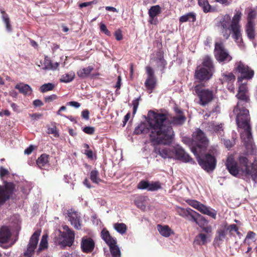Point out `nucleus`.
I'll return each instance as SVG.
<instances>
[{
    "instance_id": "13d9d810",
    "label": "nucleus",
    "mask_w": 257,
    "mask_h": 257,
    "mask_svg": "<svg viewBox=\"0 0 257 257\" xmlns=\"http://www.w3.org/2000/svg\"><path fill=\"white\" fill-rule=\"evenodd\" d=\"M213 60L211 56L205 55L203 58L202 64H212Z\"/></svg>"
},
{
    "instance_id": "e433bc0d",
    "label": "nucleus",
    "mask_w": 257,
    "mask_h": 257,
    "mask_svg": "<svg viewBox=\"0 0 257 257\" xmlns=\"http://www.w3.org/2000/svg\"><path fill=\"white\" fill-rule=\"evenodd\" d=\"M241 12L239 10H235V13L232 18L230 25H240L239 22L241 20Z\"/></svg>"
},
{
    "instance_id": "20e7f679",
    "label": "nucleus",
    "mask_w": 257,
    "mask_h": 257,
    "mask_svg": "<svg viewBox=\"0 0 257 257\" xmlns=\"http://www.w3.org/2000/svg\"><path fill=\"white\" fill-rule=\"evenodd\" d=\"M155 114L157 112L153 110H150L148 112L147 121L148 124L145 122H141L135 129L134 133L135 135L146 134L149 133L150 142L154 145H164V141L161 136V133L159 132V135L156 134L159 130L154 129V126L151 124V121L153 120Z\"/></svg>"
},
{
    "instance_id": "39448f33",
    "label": "nucleus",
    "mask_w": 257,
    "mask_h": 257,
    "mask_svg": "<svg viewBox=\"0 0 257 257\" xmlns=\"http://www.w3.org/2000/svg\"><path fill=\"white\" fill-rule=\"evenodd\" d=\"M218 154L217 149L214 147H211L208 152L202 156L200 154L194 155L198 164L206 172L213 171L216 168L217 160L216 156Z\"/></svg>"
},
{
    "instance_id": "ea45409f",
    "label": "nucleus",
    "mask_w": 257,
    "mask_h": 257,
    "mask_svg": "<svg viewBox=\"0 0 257 257\" xmlns=\"http://www.w3.org/2000/svg\"><path fill=\"white\" fill-rule=\"evenodd\" d=\"M207 236L203 233H199L194 240V243L198 245H203L206 243Z\"/></svg>"
},
{
    "instance_id": "6e6d98bb",
    "label": "nucleus",
    "mask_w": 257,
    "mask_h": 257,
    "mask_svg": "<svg viewBox=\"0 0 257 257\" xmlns=\"http://www.w3.org/2000/svg\"><path fill=\"white\" fill-rule=\"evenodd\" d=\"M58 96L56 94H52L44 97V100L46 103H49L57 99Z\"/></svg>"
},
{
    "instance_id": "4c0bfd02",
    "label": "nucleus",
    "mask_w": 257,
    "mask_h": 257,
    "mask_svg": "<svg viewBox=\"0 0 257 257\" xmlns=\"http://www.w3.org/2000/svg\"><path fill=\"white\" fill-rule=\"evenodd\" d=\"M112 257H121L120 250L116 244L109 246Z\"/></svg>"
},
{
    "instance_id": "79ce46f5",
    "label": "nucleus",
    "mask_w": 257,
    "mask_h": 257,
    "mask_svg": "<svg viewBox=\"0 0 257 257\" xmlns=\"http://www.w3.org/2000/svg\"><path fill=\"white\" fill-rule=\"evenodd\" d=\"M75 77V73L71 72L69 73H66L63 75L60 79L61 82L68 83L72 81Z\"/></svg>"
},
{
    "instance_id": "a19ab883",
    "label": "nucleus",
    "mask_w": 257,
    "mask_h": 257,
    "mask_svg": "<svg viewBox=\"0 0 257 257\" xmlns=\"http://www.w3.org/2000/svg\"><path fill=\"white\" fill-rule=\"evenodd\" d=\"M224 228L227 232H229L230 235H232L233 231L235 232L238 235L240 234V232L238 231V227L235 224L230 225L226 224L224 226Z\"/></svg>"
},
{
    "instance_id": "393cba45",
    "label": "nucleus",
    "mask_w": 257,
    "mask_h": 257,
    "mask_svg": "<svg viewBox=\"0 0 257 257\" xmlns=\"http://www.w3.org/2000/svg\"><path fill=\"white\" fill-rule=\"evenodd\" d=\"M64 239L60 244L63 246H71L74 242L75 233H64L63 235Z\"/></svg>"
},
{
    "instance_id": "5701e85b",
    "label": "nucleus",
    "mask_w": 257,
    "mask_h": 257,
    "mask_svg": "<svg viewBox=\"0 0 257 257\" xmlns=\"http://www.w3.org/2000/svg\"><path fill=\"white\" fill-rule=\"evenodd\" d=\"M161 13V8L159 5H156L152 6L149 10L148 14L150 18V23L151 24L156 25V20L155 18Z\"/></svg>"
},
{
    "instance_id": "f03ea898",
    "label": "nucleus",
    "mask_w": 257,
    "mask_h": 257,
    "mask_svg": "<svg viewBox=\"0 0 257 257\" xmlns=\"http://www.w3.org/2000/svg\"><path fill=\"white\" fill-rule=\"evenodd\" d=\"M238 160L239 167L233 155L227 157L225 165L229 173L233 176H236L240 172L242 175L247 178L250 177L254 182H256L257 163L254 162L248 165V159L243 156H239Z\"/></svg>"
},
{
    "instance_id": "a18cd8bd",
    "label": "nucleus",
    "mask_w": 257,
    "mask_h": 257,
    "mask_svg": "<svg viewBox=\"0 0 257 257\" xmlns=\"http://www.w3.org/2000/svg\"><path fill=\"white\" fill-rule=\"evenodd\" d=\"M256 16V11L253 9H250L247 16V24H254V20Z\"/></svg>"
},
{
    "instance_id": "cd10ccee",
    "label": "nucleus",
    "mask_w": 257,
    "mask_h": 257,
    "mask_svg": "<svg viewBox=\"0 0 257 257\" xmlns=\"http://www.w3.org/2000/svg\"><path fill=\"white\" fill-rule=\"evenodd\" d=\"M245 31L248 38L253 40L255 38V24H247L245 26Z\"/></svg>"
},
{
    "instance_id": "0eeeda50",
    "label": "nucleus",
    "mask_w": 257,
    "mask_h": 257,
    "mask_svg": "<svg viewBox=\"0 0 257 257\" xmlns=\"http://www.w3.org/2000/svg\"><path fill=\"white\" fill-rule=\"evenodd\" d=\"M250 116H238L236 117V121L238 126L243 129V132L241 134V138L245 143H249L252 139L251 132V126L249 124Z\"/></svg>"
},
{
    "instance_id": "052dcab7",
    "label": "nucleus",
    "mask_w": 257,
    "mask_h": 257,
    "mask_svg": "<svg viewBox=\"0 0 257 257\" xmlns=\"http://www.w3.org/2000/svg\"><path fill=\"white\" fill-rule=\"evenodd\" d=\"M42 69L46 73L47 70L54 71L57 69L58 65H44Z\"/></svg>"
},
{
    "instance_id": "c03bdc74",
    "label": "nucleus",
    "mask_w": 257,
    "mask_h": 257,
    "mask_svg": "<svg viewBox=\"0 0 257 257\" xmlns=\"http://www.w3.org/2000/svg\"><path fill=\"white\" fill-rule=\"evenodd\" d=\"M114 229L119 233L123 234L126 231V226L123 223H116L114 224Z\"/></svg>"
},
{
    "instance_id": "bb28decb",
    "label": "nucleus",
    "mask_w": 257,
    "mask_h": 257,
    "mask_svg": "<svg viewBox=\"0 0 257 257\" xmlns=\"http://www.w3.org/2000/svg\"><path fill=\"white\" fill-rule=\"evenodd\" d=\"M15 88L19 90L20 93L25 95H30L32 92V89L29 85L22 83L17 84L15 86Z\"/></svg>"
},
{
    "instance_id": "f8f14e48",
    "label": "nucleus",
    "mask_w": 257,
    "mask_h": 257,
    "mask_svg": "<svg viewBox=\"0 0 257 257\" xmlns=\"http://www.w3.org/2000/svg\"><path fill=\"white\" fill-rule=\"evenodd\" d=\"M214 54L219 63H228L232 59V57L225 50L222 43H215Z\"/></svg>"
},
{
    "instance_id": "412c9836",
    "label": "nucleus",
    "mask_w": 257,
    "mask_h": 257,
    "mask_svg": "<svg viewBox=\"0 0 257 257\" xmlns=\"http://www.w3.org/2000/svg\"><path fill=\"white\" fill-rule=\"evenodd\" d=\"M155 152L164 159L173 158L174 156V149L169 148L156 147L155 148Z\"/></svg>"
},
{
    "instance_id": "4468645a",
    "label": "nucleus",
    "mask_w": 257,
    "mask_h": 257,
    "mask_svg": "<svg viewBox=\"0 0 257 257\" xmlns=\"http://www.w3.org/2000/svg\"><path fill=\"white\" fill-rule=\"evenodd\" d=\"M41 234V231L37 230L34 232L30 238L27 248L23 253L24 257H32L34 254Z\"/></svg>"
},
{
    "instance_id": "b1692460",
    "label": "nucleus",
    "mask_w": 257,
    "mask_h": 257,
    "mask_svg": "<svg viewBox=\"0 0 257 257\" xmlns=\"http://www.w3.org/2000/svg\"><path fill=\"white\" fill-rule=\"evenodd\" d=\"M230 30L232 32V37L237 43H240L242 41L241 26L230 25Z\"/></svg>"
},
{
    "instance_id": "e2e57ef3",
    "label": "nucleus",
    "mask_w": 257,
    "mask_h": 257,
    "mask_svg": "<svg viewBox=\"0 0 257 257\" xmlns=\"http://www.w3.org/2000/svg\"><path fill=\"white\" fill-rule=\"evenodd\" d=\"M9 174V171L3 167H0V177L1 178Z\"/></svg>"
},
{
    "instance_id": "338daca9",
    "label": "nucleus",
    "mask_w": 257,
    "mask_h": 257,
    "mask_svg": "<svg viewBox=\"0 0 257 257\" xmlns=\"http://www.w3.org/2000/svg\"><path fill=\"white\" fill-rule=\"evenodd\" d=\"M89 112L87 109H85V110L82 111V112L81 113L82 117L86 120H88L89 119Z\"/></svg>"
},
{
    "instance_id": "603ef678",
    "label": "nucleus",
    "mask_w": 257,
    "mask_h": 257,
    "mask_svg": "<svg viewBox=\"0 0 257 257\" xmlns=\"http://www.w3.org/2000/svg\"><path fill=\"white\" fill-rule=\"evenodd\" d=\"M47 133L48 134H52L54 136V137L56 138H58L59 137V134L58 133V132L57 130V128L55 126L52 127H49L48 128Z\"/></svg>"
},
{
    "instance_id": "2eb2a0df",
    "label": "nucleus",
    "mask_w": 257,
    "mask_h": 257,
    "mask_svg": "<svg viewBox=\"0 0 257 257\" xmlns=\"http://www.w3.org/2000/svg\"><path fill=\"white\" fill-rule=\"evenodd\" d=\"M235 74L239 73L240 76L238 77V82H242L243 79H250L254 75V71L249 68L248 65H237L234 70Z\"/></svg>"
},
{
    "instance_id": "6e6552de",
    "label": "nucleus",
    "mask_w": 257,
    "mask_h": 257,
    "mask_svg": "<svg viewBox=\"0 0 257 257\" xmlns=\"http://www.w3.org/2000/svg\"><path fill=\"white\" fill-rule=\"evenodd\" d=\"M246 93L238 92L236 95L238 99L237 105L233 109V113L236 115V117L238 116H243L245 115H249V111L246 107L250 103V99Z\"/></svg>"
},
{
    "instance_id": "5fc2aeb1",
    "label": "nucleus",
    "mask_w": 257,
    "mask_h": 257,
    "mask_svg": "<svg viewBox=\"0 0 257 257\" xmlns=\"http://www.w3.org/2000/svg\"><path fill=\"white\" fill-rule=\"evenodd\" d=\"M82 130L85 134L90 135H93L95 132V128L92 126H85Z\"/></svg>"
},
{
    "instance_id": "9b49d317",
    "label": "nucleus",
    "mask_w": 257,
    "mask_h": 257,
    "mask_svg": "<svg viewBox=\"0 0 257 257\" xmlns=\"http://www.w3.org/2000/svg\"><path fill=\"white\" fill-rule=\"evenodd\" d=\"M186 202L189 205L196 209L201 213L216 219L217 211L205 205L196 200L188 199Z\"/></svg>"
},
{
    "instance_id": "a878e982",
    "label": "nucleus",
    "mask_w": 257,
    "mask_h": 257,
    "mask_svg": "<svg viewBox=\"0 0 257 257\" xmlns=\"http://www.w3.org/2000/svg\"><path fill=\"white\" fill-rule=\"evenodd\" d=\"M101 234L102 238L105 241L108 246H110L112 244H116V240L112 237L110 235L109 231L106 229H103L101 231Z\"/></svg>"
},
{
    "instance_id": "72a5a7b5",
    "label": "nucleus",
    "mask_w": 257,
    "mask_h": 257,
    "mask_svg": "<svg viewBox=\"0 0 257 257\" xmlns=\"http://www.w3.org/2000/svg\"><path fill=\"white\" fill-rule=\"evenodd\" d=\"M198 3L205 13L213 11L211 6L209 4L207 0H198Z\"/></svg>"
},
{
    "instance_id": "4be33fe9",
    "label": "nucleus",
    "mask_w": 257,
    "mask_h": 257,
    "mask_svg": "<svg viewBox=\"0 0 257 257\" xmlns=\"http://www.w3.org/2000/svg\"><path fill=\"white\" fill-rule=\"evenodd\" d=\"M69 221L73 227L78 230L81 229L80 217L76 212H71L68 214Z\"/></svg>"
},
{
    "instance_id": "f257e3e1",
    "label": "nucleus",
    "mask_w": 257,
    "mask_h": 257,
    "mask_svg": "<svg viewBox=\"0 0 257 257\" xmlns=\"http://www.w3.org/2000/svg\"><path fill=\"white\" fill-rule=\"evenodd\" d=\"M174 111L176 115L172 117L171 120L168 118L167 113L157 112L151 121V124L154 126V130H159L156 134L159 135L158 133H161V136L165 145H170L173 141L174 132L172 125H182L186 119L183 111L181 109L176 107L174 108Z\"/></svg>"
},
{
    "instance_id": "58836bf2",
    "label": "nucleus",
    "mask_w": 257,
    "mask_h": 257,
    "mask_svg": "<svg viewBox=\"0 0 257 257\" xmlns=\"http://www.w3.org/2000/svg\"><path fill=\"white\" fill-rule=\"evenodd\" d=\"M90 178L93 183L96 184H98L99 183L103 181L102 180L99 178V173L96 170H92L90 172Z\"/></svg>"
},
{
    "instance_id": "f3484780",
    "label": "nucleus",
    "mask_w": 257,
    "mask_h": 257,
    "mask_svg": "<svg viewBox=\"0 0 257 257\" xmlns=\"http://www.w3.org/2000/svg\"><path fill=\"white\" fill-rule=\"evenodd\" d=\"M139 189H147L150 191H157L161 188V185L159 181L152 182L150 183L146 180H141L137 185Z\"/></svg>"
},
{
    "instance_id": "3c124183",
    "label": "nucleus",
    "mask_w": 257,
    "mask_h": 257,
    "mask_svg": "<svg viewBox=\"0 0 257 257\" xmlns=\"http://www.w3.org/2000/svg\"><path fill=\"white\" fill-rule=\"evenodd\" d=\"M141 99V97L133 100L132 101V105L133 106V115L134 116L135 114L136 113V112L137 111V109L138 107V106L139 105V101Z\"/></svg>"
},
{
    "instance_id": "774afa93",
    "label": "nucleus",
    "mask_w": 257,
    "mask_h": 257,
    "mask_svg": "<svg viewBox=\"0 0 257 257\" xmlns=\"http://www.w3.org/2000/svg\"><path fill=\"white\" fill-rule=\"evenodd\" d=\"M33 104L35 107H40L43 105V102L40 99H36L34 100Z\"/></svg>"
},
{
    "instance_id": "aec40b11",
    "label": "nucleus",
    "mask_w": 257,
    "mask_h": 257,
    "mask_svg": "<svg viewBox=\"0 0 257 257\" xmlns=\"http://www.w3.org/2000/svg\"><path fill=\"white\" fill-rule=\"evenodd\" d=\"M174 155L176 159L183 162H194L193 159L188 154L182 147L174 148Z\"/></svg>"
},
{
    "instance_id": "423d86ee",
    "label": "nucleus",
    "mask_w": 257,
    "mask_h": 257,
    "mask_svg": "<svg viewBox=\"0 0 257 257\" xmlns=\"http://www.w3.org/2000/svg\"><path fill=\"white\" fill-rule=\"evenodd\" d=\"M203 86L201 84H197L193 88L195 94L199 98V104L204 106L214 99L215 94L212 90L204 88Z\"/></svg>"
},
{
    "instance_id": "7ed1b4c3",
    "label": "nucleus",
    "mask_w": 257,
    "mask_h": 257,
    "mask_svg": "<svg viewBox=\"0 0 257 257\" xmlns=\"http://www.w3.org/2000/svg\"><path fill=\"white\" fill-rule=\"evenodd\" d=\"M183 141L190 148L194 155L202 154L205 151L209 141L205 134L200 128H197L192 135V138L184 137Z\"/></svg>"
},
{
    "instance_id": "9d476101",
    "label": "nucleus",
    "mask_w": 257,
    "mask_h": 257,
    "mask_svg": "<svg viewBox=\"0 0 257 257\" xmlns=\"http://www.w3.org/2000/svg\"><path fill=\"white\" fill-rule=\"evenodd\" d=\"M16 191V185L11 182L4 181L0 185V206L4 204L13 195Z\"/></svg>"
},
{
    "instance_id": "de8ad7c7",
    "label": "nucleus",
    "mask_w": 257,
    "mask_h": 257,
    "mask_svg": "<svg viewBox=\"0 0 257 257\" xmlns=\"http://www.w3.org/2000/svg\"><path fill=\"white\" fill-rule=\"evenodd\" d=\"M54 85L51 83H46L42 85L40 88L41 92L44 93L53 89Z\"/></svg>"
},
{
    "instance_id": "c756f323",
    "label": "nucleus",
    "mask_w": 257,
    "mask_h": 257,
    "mask_svg": "<svg viewBox=\"0 0 257 257\" xmlns=\"http://www.w3.org/2000/svg\"><path fill=\"white\" fill-rule=\"evenodd\" d=\"M157 228L160 233L163 236L169 237L174 232L172 229L168 225H162L158 224L157 225Z\"/></svg>"
},
{
    "instance_id": "7c9ffc66",
    "label": "nucleus",
    "mask_w": 257,
    "mask_h": 257,
    "mask_svg": "<svg viewBox=\"0 0 257 257\" xmlns=\"http://www.w3.org/2000/svg\"><path fill=\"white\" fill-rule=\"evenodd\" d=\"M50 156L46 154H42L37 160L36 164L38 166L43 169L47 164L49 163V159Z\"/></svg>"
},
{
    "instance_id": "c9c22d12",
    "label": "nucleus",
    "mask_w": 257,
    "mask_h": 257,
    "mask_svg": "<svg viewBox=\"0 0 257 257\" xmlns=\"http://www.w3.org/2000/svg\"><path fill=\"white\" fill-rule=\"evenodd\" d=\"M222 83H232L235 79V77L232 73H225L222 75Z\"/></svg>"
},
{
    "instance_id": "2f4dec72",
    "label": "nucleus",
    "mask_w": 257,
    "mask_h": 257,
    "mask_svg": "<svg viewBox=\"0 0 257 257\" xmlns=\"http://www.w3.org/2000/svg\"><path fill=\"white\" fill-rule=\"evenodd\" d=\"M196 20V14L193 12L188 13L179 18V21L180 23L186 22H194Z\"/></svg>"
},
{
    "instance_id": "dca6fc26",
    "label": "nucleus",
    "mask_w": 257,
    "mask_h": 257,
    "mask_svg": "<svg viewBox=\"0 0 257 257\" xmlns=\"http://www.w3.org/2000/svg\"><path fill=\"white\" fill-rule=\"evenodd\" d=\"M147 78L145 82V86L147 90L150 91V93L152 92L153 90L155 88L157 80L155 75V72L153 68L150 66L146 67Z\"/></svg>"
},
{
    "instance_id": "ddd939ff",
    "label": "nucleus",
    "mask_w": 257,
    "mask_h": 257,
    "mask_svg": "<svg viewBox=\"0 0 257 257\" xmlns=\"http://www.w3.org/2000/svg\"><path fill=\"white\" fill-rule=\"evenodd\" d=\"M12 236V232L10 228L6 226H3L0 228V246L7 249L12 246L16 241L14 240L10 242Z\"/></svg>"
},
{
    "instance_id": "09e8293b",
    "label": "nucleus",
    "mask_w": 257,
    "mask_h": 257,
    "mask_svg": "<svg viewBox=\"0 0 257 257\" xmlns=\"http://www.w3.org/2000/svg\"><path fill=\"white\" fill-rule=\"evenodd\" d=\"M155 61L156 63H160L161 64H164L165 62L164 59V53L163 51H159L156 53Z\"/></svg>"
},
{
    "instance_id": "1a4fd4ad",
    "label": "nucleus",
    "mask_w": 257,
    "mask_h": 257,
    "mask_svg": "<svg viewBox=\"0 0 257 257\" xmlns=\"http://www.w3.org/2000/svg\"><path fill=\"white\" fill-rule=\"evenodd\" d=\"M213 65H198L195 71L194 78L199 82H206L212 77Z\"/></svg>"
},
{
    "instance_id": "0e129e2a",
    "label": "nucleus",
    "mask_w": 257,
    "mask_h": 257,
    "mask_svg": "<svg viewBox=\"0 0 257 257\" xmlns=\"http://www.w3.org/2000/svg\"><path fill=\"white\" fill-rule=\"evenodd\" d=\"M84 154L88 159H92L93 158V153L91 150H85Z\"/></svg>"
},
{
    "instance_id": "49530a36",
    "label": "nucleus",
    "mask_w": 257,
    "mask_h": 257,
    "mask_svg": "<svg viewBox=\"0 0 257 257\" xmlns=\"http://www.w3.org/2000/svg\"><path fill=\"white\" fill-rule=\"evenodd\" d=\"M190 208H187L185 209L181 207H177L176 208V212L178 215L185 218V217L187 216V215H189V211Z\"/></svg>"
},
{
    "instance_id": "f704fd0d",
    "label": "nucleus",
    "mask_w": 257,
    "mask_h": 257,
    "mask_svg": "<svg viewBox=\"0 0 257 257\" xmlns=\"http://www.w3.org/2000/svg\"><path fill=\"white\" fill-rule=\"evenodd\" d=\"M48 236L47 235H43L40 241L39 247L37 250V252L39 254L42 251L48 248V243L47 240Z\"/></svg>"
},
{
    "instance_id": "8fccbe9b",
    "label": "nucleus",
    "mask_w": 257,
    "mask_h": 257,
    "mask_svg": "<svg viewBox=\"0 0 257 257\" xmlns=\"http://www.w3.org/2000/svg\"><path fill=\"white\" fill-rule=\"evenodd\" d=\"M226 231L225 229H220L217 231L218 236L216 237L215 238V241H222L223 239L225 238L226 234Z\"/></svg>"
},
{
    "instance_id": "c85d7f7f",
    "label": "nucleus",
    "mask_w": 257,
    "mask_h": 257,
    "mask_svg": "<svg viewBox=\"0 0 257 257\" xmlns=\"http://www.w3.org/2000/svg\"><path fill=\"white\" fill-rule=\"evenodd\" d=\"M93 70V67L89 65L85 68H80L77 72V74L81 78L84 79L88 77L92 71Z\"/></svg>"
},
{
    "instance_id": "a211bd4d",
    "label": "nucleus",
    "mask_w": 257,
    "mask_h": 257,
    "mask_svg": "<svg viewBox=\"0 0 257 257\" xmlns=\"http://www.w3.org/2000/svg\"><path fill=\"white\" fill-rule=\"evenodd\" d=\"M81 249L83 252L88 253L92 252L95 247V242L90 237L84 236L81 241Z\"/></svg>"
},
{
    "instance_id": "37998d69",
    "label": "nucleus",
    "mask_w": 257,
    "mask_h": 257,
    "mask_svg": "<svg viewBox=\"0 0 257 257\" xmlns=\"http://www.w3.org/2000/svg\"><path fill=\"white\" fill-rule=\"evenodd\" d=\"M230 20V17L228 15H224L218 23V26H220L221 28H226L228 27V24Z\"/></svg>"
},
{
    "instance_id": "473e14b6",
    "label": "nucleus",
    "mask_w": 257,
    "mask_h": 257,
    "mask_svg": "<svg viewBox=\"0 0 257 257\" xmlns=\"http://www.w3.org/2000/svg\"><path fill=\"white\" fill-rule=\"evenodd\" d=\"M0 12L2 14V19L6 25V29L8 31H12V26L10 24V20L8 15L6 13L5 11L3 9H0Z\"/></svg>"
},
{
    "instance_id": "864d4df0",
    "label": "nucleus",
    "mask_w": 257,
    "mask_h": 257,
    "mask_svg": "<svg viewBox=\"0 0 257 257\" xmlns=\"http://www.w3.org/2000/svg\"><path fill=\"white\" fill-rule=\"evenodd\" d=\"M211 130L214 132L217 133L219 132L220 131H222V125L221 124H216L214 123H212L209 126Z\"/></svg>"
},
{
    "instance_id": "6ab92c4d",
    "label": "nucleus",
    "mask_w": 257,
    "mask_h": 257,
    "mask_svg": "<svg viewBox=\"0 0 257 257\" xmlns=\"http://www.w3.org/2000/svg\"><path fill=\"white\" fill-rule=\"evenodd\" d=\"M189 210V215H187V216L185 217L186 219L195 222L199 226H201V221L203 222L204 223H208V221L204 216L191 208Z\"/></svg>"
},
{
    "instance_id": "69168bd1",
    "label": "nucleus",
    "mask_w": 257,
    "mask_h": 257,
    "mask_svg": "<svg viewBox=\"0 0 257 257\" xmlns=\"http://www.w3.org/2000/svg\"><path fill=\"white\" fill-rule=\"evenodd\" d=\"M247 92V87L245 84L242 83L238 87V92Z\"/></svg>"
},
{
    "instance_id": "680f3d73",
    "label": "nucleus",
    "mask_w": 257,
    "mask_h": 257,
    "mask_svg": "<svg viewBox=\"0 0 257 257\" xmlns=\"http://www.w3.org/2000/svg\"><path fill=\"white\" fill-rule=\"evenodd\" d=\"M114 36L115 37L116 40H117V41L121 40L123 38V36L121 30H118L116 31L114 33Z\"/></svg>"
},
{
    "instance_id": "4d7b16f0",
    "label": "nucleus",
    "mask_w": 257,
    "mask_h": 257,
    "mask_svg": "<svg viewBox=\"0 0 257 257\" xmlns=\"http://www.w3.org/2000/svg\"><path fill=\"white\" fill-rule=\"evenodd\" d=\"M221 33L222 35H223V37L225 39H228V38L230 36V31L229 29L227 28H221Z\"/></svg>"
},
{
    "instance_id": "bf43d9fd",
    "label": "nucleus",
    "mask_w": 257,
    "mask_h": 257,
    "mask_svg": "<svg viewBox=\"0 0 257 257\" xmlns=\"http://www.w3.org/2000/svg\"><path fill=\"white\" fill-rule=\"evenodd\" d=\"M100 29L101 32L104 33L107 36H110V32L107 29L105 24L101 23L100 25Z\"/></svg>"
}]
</instances>
